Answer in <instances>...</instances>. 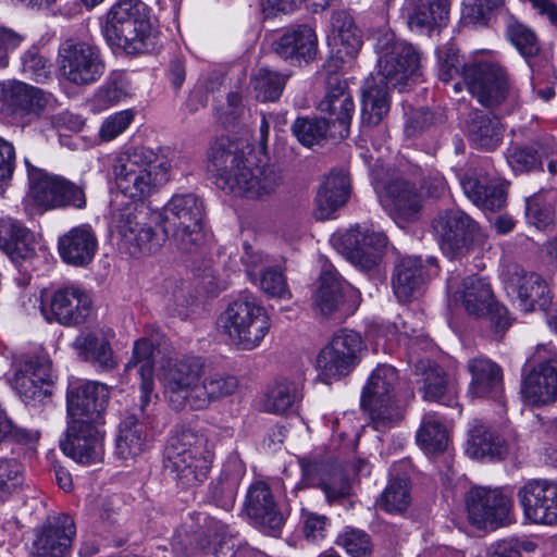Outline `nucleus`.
Instances as JSON below:
<instances>
[{
    "label": "nucleus",
    "instance_id": "1a4fd4ad",
    "mask_svg": "<svg viewBox=\"0 0 557 557\" xmlns=\"http://www.w3.org/2000/svg\"><path fill=\"white\" fill-rule=\"evenodd\" d=\"M25 165L29 180L28 198L39 210L86 208L87 200L83 185H77L60 175L49 174L30 164L27 159H25Z\"/></svg>",
    "mask_w": 557,
    "mask_h": 557
},
{
    "label": "nucleus",
    "instance_id": "cd10ccee",
    "mask_svg": "<svg viewBox=\"0 0 557 557\" xmlns=\"http://www.w3.org/2000/svg\"><path fill=\"white\" fill-rule=\"evenodd\" d=\"M521 394L531 405L542 406L557 399V352L540 362L522 381Z\"/></svg>",
    "mask_w": 557,
    "mask_h": 557
},
{
    "label": "nucleus",
    "instance_id": "8fccbe9b",
    "mask_svg": "<svg viewBox=\"0 0 557 557\" xmlns=\"http://www.w3.org/2000/svg\"><path fill=\"white\" fill-rule=\"evenodd\" d=\"M416 438L418 445L428 454L443 453L449 442L446 426L432 413L423 416Z\"/></svg>",
    "mask_w": 557,
    "mask_h": 557
},
{
    "label": "nucleus",
    "instance_id": "3c124183",
    "mask_svg": "<svg viewBox=\"0 0 557 557\" xmlns=\"http://www.w3.org/2000/svg\"><path fill=\"white\" fill-rule=\"evenodd\" d=\"M332 126L326 117H298L292 125V132L305 147L321 146L332 139Z\"/></svg>",
    "mask_w": 557,
    "mask_h": 557
},
{
    "label": "nucleus",
    "instance_id": "338daca9",
    "mask_svg": "<svg viewBox=\"0 0 557 557\" xmlns=\"http://www.w3.org/2000/svg\"><path fill=\"white\" fill-rule=\"evenodd\" d=\"M133 110H123L111 114L101 124L99 137L103 141H110L120 136L134 120Z\"/></svg>",
    "mask_w": 557,
    "mask_h": 557
},
{
    "label": "nucleus",
    "instance_id": "b1692460",
    "mask_svg": "<svg viewBox=\"0 0 557 557\" xmlns=\"http://www.w3.org/2000/svg\"><path fill=\"white\" fill-rule=\"evenodd\" d=\"M245 511L252 524L263 533L278 536L285 522V516L274 500L267 483L251 484L246 495Z\"/></svg>",
    "mask_w": 557,
    "mask_h": 557
},
{
    "label": "nucleus",
    "instance_id": "09e8293b",
    "mask_svg": "<svg viewBox=\"0 0 557 557\" xmlns=\"http://www.w3.org/2000/svg\"><path fill=\"white\" fill-rule=\"evenodd\" d=\"M557 193L555 190H541L527 198L525 216L530 224L539 230H546L555 222V203Z\"/></svg>",
    "mask_w": 557,
    "mask_h": 557
},
{
    "label": "nucleus",
    "instance_id": "49530a36",
    "mask_svg": "<svg viewBox=\"0 0 557 557\" xmlns=\"http://www.w3.org/2000/svg\"><path fill=\"white\" fill-rule=\"evenodd\" d=\"M30 232L11 218L0 219V249L13 261L30 256Z\"/></svg>",
    "mask_w": 557,
    "mask_h": 557
},
{
    "label": "nucleus",
    "instance_id": "2eb2a0df",
    "mask_svg": "<svg viewBox=\"0 0 557 557\" xmlns=\"http://www.w3.org/2000/svg\"><path fill=\"white\" fill-rule=\"evenodd\" d=\"M511 499L499 488L475 486L466 496L470 522L478 529H497L506 523Z\"/></svg>",
    "mask_w": 557,
    "mask_h": 557
},
{
    "label": "nucleus",
    "instance_id": "0eeeda50",
    "mask_svg": "<svg viewBox=\"0 0 557 557\" xmlns=\"http://www.w3.org/2000/svg\"><path fill=\"white\" fill-rule=\"evenodd\" d=\"M219 324L234 346L252 350L270 332L271 319L255 297L243 295L221 313Z\"/></svg>",
    "mask_w": 557,
    "mask_h": 557
},
{
    "label": "nucleus",
    "instance_id": "a211bd4d",
    "mask_svg": "<svg viewBox=\"0 0 557 557\" xmlns=\"http://www.w3.org/2000/svg\"><path fill=\"white\" fill-rule=\"evenodd\" d=\"M504 283L507 295L518 304L521 311L530 312L536 308L549 310L550 290L539 274L513 264L508 267Z\"/></svg>",
    "mask_w": 557,
    "mask_h": 557
},
{
    "label": "nucleus",
    "instance_id": "e433bc0d",
    "mask_svg": "<svg viewBox=\"0 0 557 557\" xmlns=\"http://www.w3.org/2000/svg\"><path fill=\"white\" fill-rule=\"evenodd\" d=\"M406 11L409 27L418 32L442 27L449 14L447 0H408Z\"/></svg>",
    "mask_w": 557,
    "mask_h": 557
},
{
    "label": "nucleus",
    "instance_id": "79ce46f5",
    "mask_svg": "<svg viewBox=\"0 0 557 557\" xmlns=\"http://www.w3.org/2000/svg\"><path fill=\"white\" fill-rule=\"evenodd\" d=\"M74 347L84 360L97 364L101 369L111 370L116 362L110 341L103 331H91L76 337Z\"/></svg>",
    "mask_w": 557,
    "mask_h": 557
},
{
    "label": "nucleus",
    "instance_id": "ddd939ff",
    "mask_svg": "<svg viewBox=\"0 0 557 557\" xmlns=\"http://www.w3.org/2000/svg\"><path fill=\"white\" fill-rule=\"evenodd\" d=\"M338 251L362 271L373 270L382 260L387 238L368 226L355 225L334 238Z\"/></svg>",
    "mask_w": 557,
    "mask_h": 557
},
{
    "label": "nucleus",
    "instance_id": "bf43d9fd",
    "mask_svg": "<svg viewBox=\"0 0 557 557\" xmlns=\"http://www.w3.org/2000/svg\"><path fill=\"white\" fill-rule=\"evenodd\" d=\"M336 544L351 557H369L372 553L369 534L358 529H346L337 536Z\"/></svg>",
    "mask_w": 557,
    "mask_h": 557
},
{
    "label": "nucleus",
    "instance_id": "aec40b11",
    "mask_svg": "<svg viewBox=\"0 0 557 557\" xmlns=\"http://www.w3.org/2000/svg\"><path fill=\"white\" fill-rule=\"evenodd\" d=\"M50 100V94L22 81L0 82V113L4 116L14 119L38 116Z\"/></svg>",
    "mask_w": 557,
    "mask_h": 557
},
{
    "label": "nucleus",
    "instance_id": "13d9d810",
    "mask_svg": "<svg viewBox=\"0 0 557 557\" xmlns=\"http://www.w3.org/2000/svg\"><path fill=\"white\" fill-rule=\"evenodd\" d=\"M542 156L534 145L512 146L506 153L507 163L515 172H530L542 164Z\"/></svg>",
    "mask_w": 557,
    "mask_h": 557
},
{
    "label": "nucleus",
    "instance_id": "6e6552de",
    "mask_svg": "<svg viewBox=\"0 0 557 557\" xmlns=\"http://www.w3.org/2000/svg\"><path fill=\"white\" fill-rule=\"evenodd\" d=\"M397 383L396 369L381 364L372 371L363 387L361 407L369 411L376 431L394 428L404 417V410L396 400Z\"/></svg>",
    "mask_w": 557,
    "mask_h": 557
},
{
    "label": "nucleus",
    "instance_id": "423d86ee",
    "mask_svg": "<svg viewBox=\"0 0 557 557\" xmlns=\"http://www.w3.org/2000/svg\"><path fill=\"white\" fill-rule=\"evenodd\" d=\"M469 92L485 108L509 114L519 107V96L506 70L498 63L473 61L463 67Z\"/></svg>",
    "mask_w": 557,
    "mask_h": 557
},
{
    "label": "nucleus",
    "instance_id": "6e6d98bb",
    "mask_svg": "<svg viewBox=\"0 0 557 557\" xmlns=\"http://www.w3.org/2000/svg\"><path fill=\"white\" fill-rule=\"evenodd\" d=\"M25 481V468L15 458H0V502L17 492Z\"/></svg>",
    "mask_w": 557,
    "mask_h": 557
},
{
    "label": "nucleus",
    "instance_id": "c85d7f7f",
    "mask_svg": "<svg viewBox=\"0 0 557 557\" xmlns=\"http://www.w3.org/2000/svg\"><path fill=\"white\" fill-rule=\"evenodd\" d=\"M98 249V239L90 224L70 228L58 240V251L63 262L74 267L88 265Z\"/></svg>",
    "mask_w": 557,
    "mask_h": 557
},
{
    "label": "nucleus",
    "instance_id": "f3484780",
    "mask_svg": "<svg viewBox=\"0 0 557 557\" xmlns=\"http://www.w3.org/2000/svg\"><path fill=\"white\" fill-rule=\"evenodd\" d=\"M75 533V524L70 516H50L34 528L30 554L35 557H65L70 553Z\"/></svg>",
    "mask_w": 557,
    "mask_h": 557
},
{
    "label": "nucleus",
    "instance_id": "5701e85b",
    "mask_svg": "<svg viewBox=\"0 0 557 557\" xmlns=\"http://www.w3.org/2000/svg\"><path fill=\"white\" fill-rule=\"evenodd\" d=\"M92 301L90 296L77 287H64L55 290L49 305H42L41 311L48 321L73 326L84 323L90 315Z\"/></svg>",
    "mask_w": 557,
    "mask_h": 557
},
{
    "label": "nucleus",
    "instance_id": "58836bf2",
    "mask_svg": "<svg viewBox=\"0 0 557 557\" xmlns=\"http://www.w3.org/2000/svg\"><path fill=\"white\" fill-rule=\"evenodd\" d=\"M466 451L471 458L502 460L508 454V445L488 426L476 423L470 430Z\"/></svg>",
    "mask_w": 557,
    "mask_h": 557
},
{
    "label": "nucleus",
    "instance_id": "f8f14e48",
    "mask_svg": "<svg viewBox=\"0 0 557 557\" xmlns=\"http://www.w3.org/2000/svg\"><path fill=\"white\" fill-rule=\"evenodd\" d=\"M362 349L359 333L346 329L336 332L317 358L321 380L331 383L348 375L359 363Z\"/></svg>",
    "mask_w": 557,
    "mask_h": 557
},
{
    "label": "nucleus",
    "instance_id": "ea45409f",
    "mask_svg": "<svg viewBox=\"0 0 557 557\" xmlns=\"http://www.w3.org/2000/svg\"><path fill=\"white\" fill-rule=\"evenodd\" d=\"M147 449V435L143 423L135 416L126 417L119 425L115 436V456L124 461H134Z\"/></svg>",
    "mask_w": 557,
    "mask_h": 557
},
{
    "label": "nucleus",
    "instance_id": "393cba45",
    "mask_svg": "<svg viewBox=\"0 0 557 557\" xmlns=\"http://www.w3.org/2000/svg\"><path fill=\"white\" fill-rule=\"evenodd\" d=\"M109 398L110 392L106 384L85 382L72 385L66 395L69 416L72 420L102 422L101 414Z\"/></svg>",
    "mask_w": 557,
    "mask_h": 557
},
{
    "label": "nucleus",
    "instance_id": "37998d69",
    "mask_svg": "<svg viewBox=\"0 0 557 557\" xmlns=\"http://www.w3.org/2000/svg\"><path fill=\"white\" fill-rule=\"evenodd\" d=\"M503 125L498 117L482 112L470 114L467 123L469 139L481 149L493 150L503 139Z\"/></svg>",
    "mask_w": 557,
    "mask_h": 557
},
{
    "label": "nucleus",
    "instance_id": "6ab92c4d",
    "mask_svg": "<svg viewBox=\"0 0 557 557\" xmlns=\"http://www.w3.org/2000/svg\"><path fill=\"white\" fill-rule=\"evenodd\" d=\"M102 422L71 420L66 437L61 442L65 455L82 465H94L102 460L104 454Z\"/></svg>",
    "mask_w": 557,
    "mask_h": 557
},
{
    "label": "nucleus",
    "instance_id": "bb28decb",
    "mask_svg": "<svg viewBox=\"0 0 557 557\" xmlns=\"http://www.w3.org/2000/svg\"><path fill=\"white\" fill-rule=\"evenodd\" d=\"M465 195L479 208L498 211L506 205L507 186L482 171H469L460 180Z\"/></svg>",
    "mask_w": 557,
    "mask_h": 557
},
{
    "label": "nucleus",
    "instance_id": "7ed1b4c3",
    "mask_svg": "<svg viewBox=\"0 0 557 557\" xmlns=\"http://www.w3.org/2000/svg\"><path fill=\"white\" fill-rule=\"evenodd\" d=\"M208 169L215 185L234 195L259 199L274 193L282 184L281 171L273 164L250 166L244 152L228 138L215 140L208 152Z\"/></svg>",
    "mask_w": 557,
    "mask_h": 557
},
{
    "label": "nucleus",
    "instance_id": "c9c22d12",
    "mask_svg": "<svg viewBox=\"0 0 557 557\" xmlns=\"http://www.w3.org/2000/svg\"><path fill=\"white\" fill-rule=\"evenodd\" d=\"M394 293L399 301L407 302L422 293L424 268L419 257H406L395 267L392 280Z\"/></svg>",
    "mask_w": 557,
    "mask_h": 557
},
{
    "label": "nucleus",
    "instance_id": "5fc2aeb1",
    "mask_svg": "<svg viewBox=\"0 0 557 557\" xmlns=\"http://www.w3.org/2000/svg\"><path fill=\"white\" fill-rule=\"evenodd\" d=\"M411 503L410 483L407 478H396L389 481L381 495L379 506L389 513H401Z\"/></svg>",
    "mask_w": 557,
    "mask_h": 557
},
{
    "label": "nucleus",
    "instance_id": "e2e57ef3",
    "mask_svg": "<svg viewBox=\"0 0 557 557\" xmlns=\"http://www.w3.org/2000/svg\"><path fill=\"white\" fill-rule=\"evenodd\" d=\"M147 15V7L140 0H120L108 12L106 25H116Z\"/></svg>",
    "mask_w": 557,
    "mask_h": 557
},
{
    "label": "nucleus",
    "instance_id": "f704fd0d",
    "mask_svg": "<svg viewBox=\"0 0 557 557\" xmlns=\"http://www.w3.org/2000/svg\"><path fill=\"white\" fill-rule=\"evenodd\" d=\"M454 300L460 304L468 314L480 318L493 304L494 295L490 283L478 275L465 277L454 293Z\"/></svg>",
    "mask_w": 557,
    "mask_h": 557
},
{
    "label": "nucleus",
    "instance_id": "680f3d73",
    "mask_svg": "<svg viewBox=\"0 0 557 557\" xmlns=\"http://www.w3.org/2000/svg\"><path fill=\"white\" fill-rule=\"evenodd\" d=\"M24 375H29L30 379L37 383H41L49 388L54 383V374L52 371V363L48 355L40 354L30 356L18 371Z\"/></svg>",
    "mask_w": 557,
    "mask_h": 557
},
{
    "label": "nucleus",
    "instance_id": "2f4dec72",
    "mask_svg": "<svg viewBox=\"0 0 557 557\" xmlns=\"http://www.w3.org/2000/svg\"><path fill=\"white\" fill-rule=\"evenodd\" d=\"M349 284L332 264H325L313 293V307L322 315L329 317L344 304Z\"/></svg>",
    "mask_w": 557,
    "mask_h": 557
},
{
    "label": "nucleus",
    "instance_id": "69168bd1",
    "mask_svg": "<svg viewBox=\"0 0 557 557\" xmlns=\"http://www.w3.org/2000/svg\"><path fill=\"white\" fill-rule=\"evenodd\" d=\"M238 488V479L235 476H221L211 487V498L216 506L230 510L235 504Z\"/></svg>",
    "mask_w": 557,
    "mask_h": 557
},
{
    "label": "nucleus",
    "instance_id": "dca6fc26",
    "mask_svg": "<svg viewBox=\"0 0 557 557\" xmlns=\"http://www.w3.org/2000/svg\"><path fill=\"white\" fill-rule=\"evenodd\" d=\"M517 497L529 522L542 525L557 523V481L529 480L518 490Z\"/></svg>",
    "mask_w": 557,
    "mask_h": 557
},
{
    "label": "nucleus",
    "instance_id": "603ef678",
    "mask_svg": "<svg viewBox=\"0 0 557 557\" xmlns=\"http://www.w3.org/2000/svg\"><path fill=\"white\" fill-rule=\"evenodd\" d=\"M287 76L268 67H261L252 76L256 98L262 102L276 101L285 87Z\"/></svg>",
    "mask_w": 557,
    "mask_h": 557
},
{
    "label": "nucleus",
    "instance_id": "473e14b6",
    "mask_svg": "<svg viewBox=\"0 0 557 557\" xmlns=\"http://www.w3.org/2000/svg\"><path fill=\"white\" fill-rule=\"evenodd\" d=\"M149 33L147 15L133 18L116 25H104L102 34L112 48L122 49L127 53H140L146 49Z\"/></svg>",
    "mask_w": 557,
    "mask_h": 557
},
{
    "label": "nucleus",
    "instance_id": "c756f323",
    "mask_svg": "<svg viewBox=\"0 0 557 557\" xmlns=\"http://www.w3.org/2000/svg\"><path fill=\"white\" fill-rule=\"evenodd\" d=\"M126 374L135 371L140 379V411L149 418V406L154 388V345L148 338H140L135 342L133 355L124 369Z\"/></svg>",
    "mask_w": 557,
    "mask_h": 557
},
{
    "label": "nucleus",
    "instance_id": "f257e3e1",
    "mask_svg": "<svg viewBox=\"0 0 557 557\" xmlns=\"http://www.w3.org/2000/svg\"><path fill=\"white\" fill-rule=\"evenodd\" d=\"M171 161L147 147H135L121 152L114 160L113 173L119 189L132 200L121 201L112 209V227L117 234L122 253L137 257L161 248L164 237L144 223L146 209L141 200L170 181Z\"/></svg>",
    "mask_w": 557,
    "mask_h": 557
},
{
    "label": "nucleus",
    "instance_id": "f03ea898",
    "mask_svg": "<svg viewBox=\"0 0 557 557\" xmlns=\"http://www.w3.org/2000/svg\"><path fill=\"white\" fill-rule=\"evenodd\" d=\"M377 74L362 87L361 127L377 126L389 111V86L396 87L417 75L420 57L412 45L386 33L377 39Z\"/></svg>",
    "mask_w": 557,
    "mask_h": 557
},
{
    "label": "nucleus",
    "instance_id": "a19ab883",
    "mask_svg": "<svg viewBox=\"0 0 557 557\" xmlns=\"http://www.w3.org/2000/svg\"><path fill=\"white\" fill-rule=\"evenodd\" d=\"M413 374L426 400L438 401L450 392L451 385L446 372L431 360H418L413 366Z\"/></svg>",
    "mask_w": 557,
    "mask_h": 557
},
{
    "label": "nucleus",
    "instance_id": "c03bdc74",
    "mask_svg": "<svg viewBox=\"0 0 557 557\" xmlns=\"http://www.w3.org/2000/svg\"><path fill=\"white\" fill-rule=\"evenodd\" d=\"M301 398V386L293 380L281 377L268 387L262 407L267 412L282 414L293 409Z\"/></svg>",
    "mask_w": 557,
    "mask_h": 557
},
{
    "label": "nucleus",
    "instance_id": "a878e982",
    "mask_svg": "<svg viewBox=\"0 0 557 557\" xmlns=\"http://www.w3.org/2000/svg\"><path fill=\"white\" fill-rule=\"evenodd\" d=\"M383 202L398 224L419 220L423 209L422 194L413 183L403 177L386 184Z\"/></svg>",
    "mask_w": 557,
    "mask_h": 557
},
{
    "label": "nucleus",
    "instance_id": "412c9836",
    "mask_svg": "<svg viewBox=\"0 0 557 557\" xmlns=\"http://www.w3.org/2000/svg\"><path fill=\"white\" fill-rule=\"evenodd\" d=\"M234 546L230 528L218 521L211 522L208 535L177 532L172 540L173 549L184 556H195L202 553L211 554L214 557H233Z\"/></svg>",
    "mask_w": 557,
    "mask_h": 557
},
{
    "label": "nucleus",
    "instance_id": "4468645a",
    "mask_svg": "<svg viewBox=\"0 0 557 557\" xmlns=\"http://www.w3.org/2000/svg\"><path fill=\"white\" fill-rule=\"evenodd\" d=\"M432 227L441 249L450 258L463 255L481 233L479 224L460 209L440 212L434 218Z\"/></svg>",
    "mask_w": 557,
    "mask_h": 557
},
{
    "label": "nucleus",
    "instance_id": "774afa93",
    "mask_svg": "<svg viewBox=\"0 0 557 557\" xmlns=\"http://www.w3.org/2000/svg\"><path fill=\"white\" fill-rule=\"evenodd\" d=\"M260 287L270 297L288 298L290 296L286 278L276 267L268 268L261 273Z\"/></svg>",
    "mask_w": 557,
    "mask_h": 557
},
{
    "label": "nucleus",
    "instance_id": "4c0bfd02",
    "mask_svg": "<svg viewBox=\"0 0 557 557\" xmlns=\"http://www.w3.org/2000/svg\"><path fill=\"white\" fill-rule=\"evenodd\" d=\"M468 371L471 373L469 393L474 397L496 396L503 384L502 369L486 358H473L468 361Z\"/></svg>",
    "mask_w": 557,
    "mask_h": 557
},
{
    "label": "nucleus",
    "instance_id": "0e129e2a",
    "mask_svg": "<svg viewBox=\"0 0 557 557\" xmlns=\"http://www.w3.org/2000/svg\"><path fill=\"white\" fill-rule=\"evenodd\" d=\"M325 499L334 505L352 495V485L344 470L338 467L322 488Z\"/></svg>",
    "mask_w": 557,
    "mask_h": 557
},
{
    "label": "nucleus",
    "instance_id": "9b49d317",
    "mask_svg": "<svg viewBox=\"0 0 557 557\" xmlns=\"http://www.w3.org/2000/svg\"><path fill=\"white\" fill-rule=\"evenodd\" d=\"M58 63L61 75L77 86L97 82L104 72L100 49L90 41L75 38L61 44Z\"/></svg>",
    "mask_w": 557,
    "mask_h": 557
},
{
    "label": "nucleus",
    "instance_id": "4d7b16f0",
    "mask_svg": "<svg viewBox=\"0 0 557 557\" xmlns=\"http://www.w3.org/2000/svg\"><path fill=\"white\" fill-rule=\"evenodd\" d=\"M507 37L525 59L535 57L540 52V42L536 35L521 23H510L507 27Z\"/></svg>",
    "mask_w": 557,
    "mask_h": 557
},
{
    "label": "nucleus",
    "instance_id": "9d476101",
    "mask_svg": "<svg viewBox=\"0 0 557 557\" xmlns=\"http://www.w3.org/2000/svg\"><path fill=\"white\" fill-rule=\"evenodd\" d=\"M206 371V362L199 356L170 359L162 367L160 382L169 406L175 411L186 407L194 409L195 393Z\"/></svg>",
    "mask_w": 557,
    "mask_h": 557
},
{
    "label": "nucleus",
    "instance_id": "7c9ffc66",
    "mask_svg": "<svg viewBox=\"0 0 557 557\" xmlns=\"http://www.w3.org/2000/svg\"><path fill=\"white\" fill-rule=\"evenodd\" d=\"M350 182L346 172L334 170L324 176L315 196L314 216L326 220L349 198Z\"/></svg>",
    "mask_w": 557,
    "mask_h": 557
},
{
    "label": "nucleus",
    "instance_id": "de8ad7c7",
    "mask_svg": "<svg viewBox=\"0 0 557 557\" xmlns=\"http://www.w3.org/2000/svg\"><path fill=\"white\" fill-rule=\"evenodd\" d=\"M333 41L338 47L337 53L354 58L362 46V39L354 18L345 11L332 15Z\"/></svg>",
    "mask_w": 557,
    "mask_h": 557
},
{
    "label": "nucleus",
    "instance_id": "72a5a7b5",
    "mask_svg": "<svg viewBox=\"0 0 557 557\" xmlns=\"http://www.w3.org/2000/svg\"><path fill=\"white\" fill-rule=\"evenodd\" d=\"M274 51L281 58L292 62L309 61L317 53L315 33L308 25L290 28L274 42Z\"/></svg>",
    "mask_w": 557,
    "mask_h": 557
},
{
    "label": "nucleus",
    "instance_id": "a18cd8bd",
    "mask_svg": "<svg viewBox=\"0 0 557 557\" xmlns=\"http://www.w3.org/2000/svg\"><path fill=\"white\" fill-rule=\"evenodd\" d=\"M237 387L238 381L233 375L224 373L203 375L195 393L196 401L193 410L207 409L212 403L234 394Z\"/></svg>",
    "mask_w": 557,
    "mask_h": 557
},
{
    "label": "nucleus",
    "instance_id": "20e7f679",
    "mask_svg": "<svg viewBox=\"0 0 557 557\" xmlns=\"http://www.w3.org/2000/svg\"><path fill=\"white\" fill-rule=\"evenodd\" d=\"M214 459L213 444L189 428H182L169 440L164 467L184 486L203 482Z\"/></svg>",
    "mask_w": 557,
    "mask_h": 557
},
{
    "label": "nucleus",
    "instance_id": "39448f33",
    "mask_svg": "<svg viewBox=\"0 0 557 557\" xmlns=\"http://www.w3.org/2000/svg\"><path fill=\"white\" fill-rule=\"evenodd\" d=\"M164 239L185 252L197 249L205 239L203 201L195 194H175L164 205L161 213Z\"/></svg>",
    "mask_w": 557,
    "mask_h": 557
},
{
    "label": "nucleus",
    "instance_id": "4be33fe9",
    "mask_svg": "<svg viewBox=\"0 0 557 557\" xmlns=\"http://www.w3.org/2000/svg\"><path fill=\"white\" fill-rule=\"evenodd\" d=\"M325 97L319 102L318 109L327 114L326 121L332 128V139L343 140L349 136V127L355 112V103L347 89V84L337 75L327 77Z\"/></svg>",
    "mask_w": 557,
    "mask_h": 557
},
{
    "label": "nucleus",
    "instance_id": "052dcab7",
    "mask_svg": "<svg viewBox=\"0 0 557 557\" xmlns=\"http://www.w3.org/2000/svg\"><path fill=\"white\" fill-rule=\"evenodd\" d=\"M22 70L29 79L39 84L48 82L52 75V64L36 49H29L24 53Z\"/></svg>",
    "mask_w": 557,
    "mask_h": 557
},
{
    "label": "nucleus",
    "instance_id": "864d4df0",
    "mask_svg": "<svg viewBox=\"0 0 557 557\" xmlns=\"http://www.w3.org/2000/svg\"><path fill=\"white\" fill-rule=\"evenodd\" d=\"M301 467V480L294 487L297 492L305 487H319L323 488L324 483L329 481L331 475L339 467L335 462L302 458L299 461Z\"/></svg>",
    "mask_w": 557,
    "mask_h": 557
}]
</instances>
